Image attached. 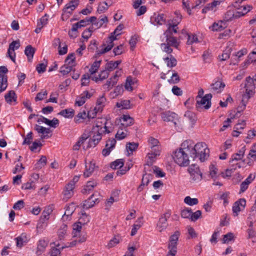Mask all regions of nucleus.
<instances>
[{"label": "nucleus", "mask_w": 256, "mask_h": 256, "mask_svg": "<svg viewBox=\"0 0 256 256\" xmlns=\"http://www.w3.org/2000/svg\"><path fill=\"white\" fill-rule=\"evenodd\" d=\"M190 151V156L194 160L198 158L200 162H204L209 156V150L204 142H198L194 144L190 140H186Z\"/></svg>", "instance_id": "obj_1"}, {"label": "nucleus", "mask_w": 256, "mask_h": 256, "mask_svg": "<svg viewBox=\"0 0 256 256\" xmlns=\"http://www.w3.org/2000/svg\"><path fill=\"white\" fill-rule=\"evenodd\" d=\"M181 148L176 150L173 156V158L176 163L181 166H186L190 164L188 154L190 155V151L188 149V145L186 140L184 141Z\"/></svg>", "instance_id": "obj_2"}, {"label": "nucleus", "mask_w": 256, "mask_h": 256, "mask_svg": "<svg viewBox=\"0 0 256 256\" xmlns=\"http://www.w3.org/2000/svg\"><path fill=\"white\" fill-rule=\"evenodd\" d=\"M116 34H114L113 32L110 34V35L108 38L106 43L103 44L100 48V50L96 51L98 54H102L109 52L114 47V41L117 40Z\"/></svg>", "instance_id": "obj_3"}, {"label": "nucleus", "mask_w": 256, "mask_h": 256, "mask_svg": "<svg viewBox=\"0 0 256 256\" xmlns=\"http://www.w3.org/2000/svg\"><path fill=\"white\" fill-rule=\"evenodd\" d=\"M212 95L211 94H206L202 98L196 99V108L198 111H201L202 109H208L211 106V98Z\"/></svg>", "instance_id": "obj_4"}, {"label": "nucleus", "mask_w": 256, "mask_h": 256, "mask_svg": "<svg viewBox=\"0 0 256 256\" xmlns=\"http://www.w3.org/2000/svg\"><path fill=\"white\" fill-rule=\"evenodd\" d=\"M78 4L79 0H70L62 10L63 13L62 16V20H64V18L65 16L66 18L67 19L69 17V15H66V14H70L78 6Z\"/></svg>", "instance_id": "obj_5"}, {"label": "nucleus", "mask_w": 256, "mask_h": 256, "mask_svg": "<svg viewBox=\"0 0 256 256\" xmlns=\"http://www.w3.org/2000/svg\"><path fill=\"white\" fill-rule=\"evenodd\" d=\"M162 118L166 122H172L176 126L178 122V116L176 113L170 111L163 112L161 114Z\"/></svg>", "instance_id": "obj_6"}, {"label": "nucleus", "mask_w": 256, "mask_h": 256, "mask_svg": "<svg viewBox=\"0 0 256 256\" xmlns=\"http://www.w3.org/2000/svg\"><path fill=\"white\" fill-rule=\"evenodd\" d=\"M170 213L166 212L159 218L156 226V228L159 232H161L166 228L168 226L167 219L170 218Z\"/></svg>", "instance_id": "obj_7"}, {"label": "nucleus", "mask_w": 256, "mask_h": 256, "mask_svg": "<svg viewBox=\"0 0 256 256\" xmlns=\"http://www.w3.org/2000/svg\"><path fill=\"white\" fill-rule=\"evenodd\" d=\"M246 201L244 198H240L239 200L236 202L232 206V212L234 216H238V212L244 208Z\"/></svg>", "instance_id": "obj_8"}, {"label": "nucleus", "mask_w": 256, "mask_h": 256, "mask_svg": "<svg viewBox=\"0 0 256 256\" xmlns=\"http://www.w3.org/2000/svg\"><path fill=\"white\" fill-rule=\"evenodd\" d=\"M34 130L38 133L42 134V136L40 138L42 139L48 138H50V136H48V134L51 133V130L49 128H46L42 126H40L38 124H36L34 126Z\"/></svg>", "instance_id": "obj_9"}, {"label": "nucleus", "mask_w": 256, "mask_h": 256, "mask_svg": "<svg viewBox=\"0 0 256 256\" xmlns=\"http://www.w3.org/2000/svg\"><path fill=\"white\" fill-rule=\"evenodd\" d=\"M17 44L16 48H19L20 46L19 40L13 41L9 45V48L8 50V55L12 60L15 62L16 53L14 52V46L15 44Z\"/></svg>", "instance_id": "obj_10"}, {"label": "nucleus", "mask_w": 256, "mask_h": 256, "mask_svg": "<svg viewBox=\"0 0 256 256\" xmlns=\"http://www.w3.org/2000/svg\"><path fill=\"white\" fill-rule=\"evenodd\" d=\"M116 140L114 138L108 140L106 143V148L102 150V154L104 156H108L111 150L115 147Z\"/></svg>", "instance_id": "obj_11"}, {"label": "nucleus", "mask_w": 256, "mask_h": 256, "mask_svg": "<svg viewBox=\"0 0 256 256\" xmlns=\"http://www.w3.org/2000/svg\"><path fill=\"white\" fill-rule=\"evenodd\" d=\"M120 122L122 126L126 128L133 124L134 120L129 115L123 114L120 118Z\"/></svg>", "instance_id": "obj_12"}, {"label": "nucleus", "mask_w": 256, "mask_h": 256, "mask_svg": "<svg viewBox=\"0 0 256 256\" xmlns=\"http://www.w3.org/2000/svg\"><path fill=\"white\" fill-rule=\"evenodd\" d=\"M184 118L188 121L190 125L192 126L194 124L197 120L196 114L190 110H188L185 112Z\"/></svg>", "instance_id": "obj_13"}, {"label": "nucleus", "mask_w": 256, "mask_h": 256, "mask_svg": "<svg viewBox=\"0 0 256 256\" xmlns=\"http://www.w3.org/2000/svg\"><path fill=\"white\" fill-rule=\"evenodd\" d=\"M74 188V186L73 182L68 183L66 186L63 192L65 198H70L73 196Z\"/></svg>", "instance_id": "obj_14"}, {"label": "nucleus", "mask_w": 256, "mask_h": 256, "mask_svg": "<svg viewBox=\"0 0 256 256\" xmlns=\"http://www.w3.org/2000/svg\"><path fill=\"white\" fill-rule=\"evenodd\" d=\"M160 150L158 149L156 150H152L149 152L148 155V161L147 164L148 166L152 165V163L156 160V158L158 156L160 155Z\"/></svg>", "instance_id": "obj_15"}, {"label": "nucleus", "mask_w": 256, "mask_h": 256, "mask_svg": "<svg viewBox=\"0 0 256 256\" xmlns=\"http://www.w3.org/2000/svg\"><path fill=\"white\" fill-rule=\"evenodd\" d=\"M38 122H42L54 128H56L59 124L58 120L56 118H54L52 120H50L42 116H41L40 118L38 119Z\"/></svg>", "instance_id": "obj_16"}, {"label": "nucleus", "mask_w": 256, "mask_h": 256, "mask_svg": "<svg viewBox=\"0 0 256 256\" xmlns=\"http://www.w3.org/2000/svg\"><path fill=\"white\" fill-rule=\"evenodd\" d=\"M138 80L136 78L130 76L128 77L125 84L126 89L128 91H132L134 86L136 84Z\"/></svg>", "instance_id": "obj_17"}, {"label": "nucleus", "mask_w": 256, "mask_h": 256, "mask_svg": "<svg viewBox=\"0 0 256 256\" xmlns=\"http://www.w3.org/2000/svg\"><path fill=\"white\" fill-rule=\"evenodd\" d=\"M98 200V198H95L94 194H92L90 197L84 201L83 204V208L86 209H88L92 207L96 202H97Z\"/></svg>", "instance_id": "obj_18"}, {"label": "nucleus", "mask_w": 256, "mask_h": 256, "mask_svg": "<svg viewBox=\"0 0 256 256\" xmlns=\"http://www.w3.org/2000/svg\"><path fill=\"white\" fill-rule=\"evenodd\" d=\"M48 245V242L44 240H40L38 241L37 250L36 252V254L38 256L40 255L42 253H43L46 250V248Z\"/></svg>", "instance_id": "obj_19"}, {"label": "nucleus", "mask_w": 256, "mask_h": 256, "mask_svg": "<svg viewBox=\"0 0 256 256\" xmlns=\"http://www.w3.org/2000/svg\"><path fill=\"white\" fill-rule=\"evenodd\" d=\"M164 34L166 35V42L170 46L178 48L179 46V42L178 41L177 39L174 36H170V35H168V32H166Z\"/></svg>", "instance_id": "obj_20"}, {"label": "nucleus", "mask_w": 256, "mask_h": 256, "mask_svg": "<svg viewBox=\"0 0 256 256\" xmlns=\"http://www.w3.org/2000/svg\"><path fill=\"white\" fill-rule=\"evenodd\" d=\"M112 5V2L111 0H108V2H100L98 4L97 12L99 14H101L105 12L108 8Z\"/></svg>", "instance_id": "obj_21"}, {"label": "nucleus", "mask_w": 256, "mask_h": 256, "mask_svg": "<svg viewBox=\"0 0 256 256\" xmlns=\"http://www.w3.org/2000/svg\"><path fill=\"white\" fill-rule=\"evenodd\" d=\"M96 185L97 182L96 181L92 180L88 182L86 184L82 190V193L84 194H89Z\"/></svg>", "instance_id": "obj_22"}, {"label": "nucleus", "mask_w": 256, "mask_h": 256, "mask_svg": "<svg viewBox=\"0 0 256 256\" xmlns=\"http://www.w3.org/2000/svg\"><path fill=\"white\" fill-rule=\"evenodd\" d=\"M152 176L150 174H144L143 175V177L142 180V184L138 188V191L140 192L142 190L144 186H148L150 180L152 178Z\"/></svg>", "instance_id": "obj_23"}, {"label": "nucleus", "mask_w": 256, "mask_h": 256, "mask_svg": "<svg viewBox=\"0 0 256 256\" xmlns=\"http://www.w3.org/2000/svg\"><path fill=\"white\" fill-rule=\"evenodd\" d=\"M236 8L238 10L237 11L238 16V18L244 16L252 8V6L250 5L239 6Z\"/></svg>", "instance_id": "obj_24"}, {"label": "nucleus", "mask_w": 256, "mask_h": 256, "mask_svg": "<svg viewBox=\"0 0 256 256\" xmlns=\"http://www.w3.org/2000/svg\"><path fill=\"white\" fill-rule=\"evenodd\" d=\"M101 139V134L99 132H97L96 134H94V135L92 136V138L90 140L88 146L94 147L98 143Z\"/></svg>", "instance_id": "obj_25"}, {"label": "nucleus", "mask_w": 256, "mask_h": 256, "mask_svg": "<svg viewBox=\"0 0 256 256\" xmlns=\"http://www.w3.org/2000/svg\"><path fill=\"white\" fill-rule=\"evenodd\" d=\"M95 168V164L90 162L86 164V169L84 172V176L86 178L90 176L93 172Z\"/></svg>", "instance_id": "obj_26"}, {"label": "nucleus", "mask_w": 256, "mask_h": 256, "mask_svg": "<svg viewBox=\"0 0 256 256\" xmlns=\"http://www.w3.org/2000/svg\"><path fill=\"white\" fill-rule=\"evenodd\" d=\"M226 27V23L222 20L218 21V22H214L212 26L210 27L213 31H221Z\"/></svg>", "instance_id": "obj_27"}, {"label": "nucleus", "mask_w": 256, "mask_h": 256, "mask_svg": "<svg viewBox=\"0 0 256 256\" xmlns=\"http://www.w3.org/2000/svg\"><path fill=\"white\" fill-rule=\"evenodd\" d=\"M148 142L152 150H156L158 149L161 151L160 142L157 139L151 137L149 138Z\"/></svg>", "instance_id": "obj_28"}, {"label": "nucleus", "mask_w": 256, "mask_h": 256, "mask_svg": "<svg viewBox=\"0 0 256 256\" xmlns=\"http://www.w3.org/2000/svg\"><path fill=\"white\" fill-rule=\"evenodd\" d=\"M213 91L217 93L220 92L225 86L224 82L220 81H217L211 85Z\"/></svg>", "instance_id": "obj_29"}, {"label": "nucleus", "mask_w": 256, "mask_h": 256, "mask_svg": "<svg viewBox=\"0 0 256 256\" xmlns=\"http://www.w3.org/2000/svg\"><path fill=\"white\" fill-rule=\"evenodd\" d=\"M8 86V77L0 74V92H4Z\"/></svg>", "instance_id": "obj_30"}, {"label": "nucleus", "mask_w": 256, "mask_h": 256, "mask_svg": "<svg viewBox=\"0 0 256 256\" xmlns=\"http://www.w3.org/2000/svg\"><path fill=\"white\" fill-rule=\"evenodd\" d=\"M237 11L234 12V10H229L226 12L224 16V20L228 22L232 20V18H238Z\"/></svg>", "instance_id": "obj_31"}, {"label": "nucleus", "mask_w": 256, "mask_h": 256, "mask_svg": "<svg viewBox=\"0 0 256 256\" xmlns=\"http://www.w3.org/2000/svg\"><path fill=\"white\" fill-rule=\"evenodd\" d=\"M127 135L128 132L126 128L124 129L122 128H121V127L120 126L115 136L118 140H121L124 138Z\"/></svg>", "instance_id": "obj_32"}, {"label": "nucleus", "mask_w": 256, "mask_h": 256, "mask_svg": "<svg viewBox=\"0 0 256 256\" xmlns=\"http://www.w3.org/2000/svg\"><path fill=\"white\" fill-rule=\"evenodd\" d=\"M34 49L30 45L26 46L24 50L25 54L27 56L28 60L31 61L34 54Z\"/></svg>", "instance_id": "obj_33"}, {"label": "nucleus", "mask_w": 256, "mask_h": 256, "mask_svg": "<svg viewBox=\"0 0 256 256\" xmlns=\"http://www.w3.org/2000/svg\"><path fill=\"white\" fill-rule=\"evenodd\" d=\"M73 207L74 206H72V205H70L67 206L65 212L64 214L62 216V220H70V219L69 218V216H70L74 212Z\"/></svg>", "instance_id": "obj_34"}, {"label": "nucleus", "mask_w": 256, "mask_h": 256, "mask_svg": "<svg viewBox=\"0 0 256 256\" xmlns=\"http://www.w3.org/2000/svg\"><path fill=\"white\" fill-rule=\"evenodd\" d=\"M154 22L158 25H162L166 22V16L163 14H158L157 16L154 17Z\"/></svg>", "instance_id": "obj_35"}, {"label": "nucleus", "mask_w": 256, "mask_h": 256, "mask_svg": "<svg viewBox=\"0 0 256 256\" xmlns=\"http://www.w3.org/2000/svg\"><path fill=\"white\" fill-rule=\"evenodd\" d=\"M120 63L121 60H116L115 62L110 61L106 64V68L107 70L112 71L113 70L116 68Z\"/></svg>", "instance_id": "obj_36"}, {"label": "nucleus", "mask_w": 256, "mask_h": 256, "mask_svg": "<svg viewBox=\"0 0 256 256\" xmlns=\"http://www.w3.org/2000/svg\"><path fill=\"white\" fill-rule=\"evenodd\" d=\"M5 100L8 103H10L12 101L16 102V93L14 90L10 91L7 94L5 95Z\"/></svg>", "instance_id": "obj_37"}, {"label": "nucleus", "mask_w": 256, "mask_h": 256, "mask_svg": "<svg viewBox=\"0 0 256 256\" xmlns=\"http://www.w3.org/2000/svg\"><path fill=\"white\" fill-rule=\"evenodd\" d=\"M116 106L118 108L122 109H128L130 108V101L129 100H122L116 102Z\"/></svg>", "instance_id": "obj_38"}, {"label": "nucleus", "mask_w": 256, "mask_h": 256, "mask_svg": "<svg viewBox=\"0 0 256 256\" xmlns=\"http://www.w3.org/2000/svg\"><path fill=\"white\" fill-rule=\"evenodd\" d=\"M74 237H77L80 234L82 230V222H78L73 224Z\"/></svg>", "instance_id": "obj_39"}, {"label": "nucleus", "mask_w": 256, "mask_h": 256, "mask_svg": "<svg viewBox=\"0 0 256 256\" xmlns=\"http://www.w3.org/2000/svg\"><path fill=\"white\" fill-rule=\"evenodd\" d=\"M164 60L167 62V66L168 67L175 66L177 64L176 60L172 55H170V57H167Z\"/></svg>", "instance_id": "obj_40"}, {"label": "nucleus", "mask_w": 256, "mask_h": 256, "mask_svg": "<svg viewBox=\"0 0 256 256\" xmlns=\"http://www.w3.org/2000/svg\"><path fill=\"white\" fill-rule=\"evenodd\" d=\"M190 179L194 182H198L201 180L202 178V174L200 172H190Z\"/></svg>", "instance_id": "obj_41"}, {"label": "nucleus", "mask_w": 256, "mask_h": 256, "mask_svg": "<svg viewBox=\"0 0 256 256\" xmlns=\"http://www.w3.org/2000/svg\"><path fill=\"white\" fill-rule=\"evenodd\" d=\"M106 102V98L104 95L100 97L96 101V106L95 109L98 108V110H100L104 106V104Z\"/></svg>", "instance_id": "obj_42"}, {"label": "nucleus", "mask_w": 256, "mask_h": 256, "mask_svg": "<svg viewBox=\"0 0 256 256\" xmlns=\"http://www.w3.org/2000/svg\"><path fill=\"white\" fill-rule=\"evenodd\" d=\"M175 14L176 15V16L172 20L171 22H169V25L174 24L175 26H177V25L180 22L182 16L180 14V12H176Z\"/></svg>", "instance_id": "obj_43"}, {"label": "nucleus", "mask_w": 256, "mask_h": 256, "mask_svg": "<svg viewBox=\"0 0 256 256\" xmlns=\"http://www.w3.org/2000/svg\"><path fill=\"white\" fill-rule=\"evenodd\" d=\"M184 202L187 204L192 206L197 204L198 200L196 198H192L190 196H187L184 198Z\"/></svg>", "instance_id": "obj_44"}, {"label": "nucleus", "mask_w": 256, "mask_h": 256, "mask_svg": "<svg viewBox=\"0 0 256 256\" xmlns=\"http://www.w3.org/2000/svg\"><path fill=\"white\" fill-rule=\"evenodd\" d=\"M57 248H52L50 252V256H60V250L64 249V246L59 247V245H56Z\"/></svg>", "instance_id": "obj_45"}, {"label": "nucleus", "mask_w": 256, "mask_h": 256, "mask_svg": "<svg viewBox=\"0 0 256 256\" xmlns=\"http://www.w3.org/2000/svg\"><path fill=\"white\" fill-rule=\"evenodd\" d=\"M123 166L124 162L122 159H118L110 164V167L113 169L120 168Z\"/></svg>", "instance_id": "obj_46"}, {"label": "nucleus", "mask_w": 256, "mask_h": 256, "mask_svg": "<svg viewBox=\"0 0 256 256\" xmlns=\"http://www.w3.org/2000/svg\"><path fill=\"white\" fill-rule=\"evenodd\" d=\"M47 159L46 156H42L35 164V168L40 169L44 167L46 164Z\"/></svg>", "instance_id": "obj_47"}, {"label": "nucleus", "mask_w": 256, "mask_h": 256, "mask_svg": "<svg viewBox=\"0 0 256 256\" xmlns=\"http://www.w3.org/2000/svg\"><path fill=\"white\" fill-rule=\"evenodd\" d=\"M60 114L66 118H72L74 114V112L71 109H65L60 111Z\"/></svg>", "instance_id": "obj_48"}, {"label": "nucleus", "mask_w": 256, "mask_h": 256, "mask_svg": "<svg viewBox=\"0 0 256 256\" xmlns=\"http://www.w3.org/2000/svg\"><path fill=\"white\" fill-rule=\"evenodd\" d=\"M65 62L66 64L74 66V65H75L74 54L72 53L70 54H69L65 60Z\"/></svg>", "instance_id": "obj_49"}, {"label": "nucleus", "mask_w": 256, "mask_h": 256, "mask_svg": "<svg viewBox=\"0 0 256 256\" xmlns=\"http://www.w3.org/2000/svg\"><path fill=\"white\" fill-rule=\"evenodd\" d=\"M74 66L72 65L64 64L60 68V72L63 74H67L72 70Z\"/></svg>", "instance_id": "obj_50"}, {"label": "nucleus", "mask_w": 256, "mask_h": 256, "mask_svg": "<svg viewBox=\"0 0 256 256\" xmlns=\"http://www.w3.org/2000/svg\"><path fill=\"white\" fill-rule=\"evenodd\" d=\"M67 226L66 224L63 225L58 231V236L60 240L62 239L65 237L67 232Z\"/></svg>", "instance_id": "obj_51"}, {"label": "nucleus", "mask_w": 256, "mask_h": 256, "mask_svg": "<svg viewBox=\"0 0 256 256\" xmlns=\"http://www.w3.org/2000/svg\"><path fill=\"white\" fill-rule=\"evenodd\" d=\"M100 62L101 60H98L96 61L92 64L89 70V72L91 74H92L97 72L100 66Z\"/></svg>", "instance_id": "obj_52"}, {"label": "nucleus", "mask_w": 256, "mask_h": 256, "mask_svg": "<svg viewBox=\"0 0 256 256\" xmlns=\"http://www.w3.org/2000/svg\"><path fill=\"white\" fill-rule=\"evenodd\" d=\"M232 49L231 48H228L224 50L222 54L219 56L221 60H226L227 59L229 58Z\"/></svg>", "instance_id": "obj_53"}, {"label": "nucleus", "mask_w": 256, "mask_h": 256, "mask_svg": "<svg viewBox=\"0 0 256 256\" xmlns=\"http://www.w3.org/2000/svg\"><path fill=\"white\" fill-rule=\"evenodd\" d=\"M100 18L98 21L96 23H94V26L96 27V28H100L104 24L108 22V19L106 16H102Z\"/></svg>", "instance_id": "obj_54"}, {"label": "nucleus", "mask_w": 256, "mask_h": 256, "mask_svg": "<svg viewBox=\"0 0 256 256\" xmlns=\"http://www.w3.org/2000/svg\"><path fill=\"white\" fill-rule=\"evenodd\" d=\"M90 78L91 77L88 74H85L82 75V76L81 78V85L82 86H88L90 82Z\"/></svg>", "instance_id": "obj_55"}, {"label": "nucleus", "mask_w": 256, "mask_h": 256, "mask_svg": "<svg viewBox=\"0 0 256 256\" xmlns=\"http://www.w3.org/2000/svg\"><path fill=\"white\" fill-rule=\"evenodd\" d=\"M152 168L157 177H164L165 176V173L162 172L161 169L158 166H154Z\"/></svg>", "instance_id": "obj_56"}, {"label": "nucleus", "mask_w": 256, "mask_h": 256, "mask_svg": "<svg viewBox=\"0 0 256 256\" xmlns=\"http://www.w3.org/2000/svg\"><path fill=\"white\" fill-rule=\"evenodd\" d=\"M177 244L178 242L169 241V244L168 245V252L176 254Z\"/></svg>", "instance_id": "obj_57"}, {"label": "nucleus", "mask_w": 256, "mask_h": 256, "mask_svg": "<svg viewBox=\"0 0 256 256\" xmlns=\"http://www.w3.org/2000/svg\"><path fill=\"white\" fill-rule=\"evenodd\" d=\"M180 80V76L176 72H174L172 74V76L171 78L168 80V82L170 84H175L178 83Z\"/></svg>", "instance_id": "obj_58"}, {"label": "nucleus", "mask_w": 256, "mask_h": 256, "mask_svg": "<svg viewBox=\"0 0 256 256\" xmlns=\"http://www.w3.org/2000/svg\"><path fill=\"white\" fill-rule=\"evenodd\" d=\"M16 246H22L24 242H26V237L24 234H22L21 236L16 238Z\"/></svg>", "instance_id": "obj_59"}, {"label": "nucleus", "mask_w": 256, "mask_h": 256, "mask_svg": "<svg viewBox=\"0 0 256 256\" xmlns=\"http://www.w3.org/2000/svg\"><path fill=\"white\" fill-rule=\"evenodd\" d=\"M192 211L190 208H186L183 210L181 212L182 217L184 218H190L192 216Z\"/></svg>", "instance_id": "obj_60"}, {"label": "nucleus", "mask_w": 256, "mask_h": 256, "mask_svg": "<svg viewBox=\"0 0 256 256\" xmlns=\"http://www.w3.org/2000/svg\"><path fill=\"white\" fill-rule=\"evenodd\" d=\"M86 100V99L85 96L83 94H82L79 98H76V104H77L78 106H81L85 103Z\"/></svg>", "instance_id": "obj_61"}, {"label": "nucleus", "mask_w": 256, "mask_h": 256, "mask_svg": "<svg viewBox=\"0 0 256 256\" xmlns=\"http://www.w3.org/2000/svg\"><path fill=\"white\" fill-rule=\"evenodd\" d=\"M160 47H161L162 50L164 52H166L168 54H170L172 52V50L170 48V46L169 44H168L167 42H166V43L162 44H160Z\"/></svg>", "instance_id": "obj_62"}, {"label": "nucleus", "mask_w": 256, "mask_h": 256, "mask_svg": "<svg viewBox=\"0 0 256 256\" xmlns=\"http://www.w3.org/2000/svg\"><path fill=\"white\" fill-rule=\"evenodd\" d=\"M138 147V144L135 142H129L126 144V149L128 151L133 152Z\"/></svg>", "instance_id": "obj_63"}, {"label": "nucleus", "mask_w": 256, "mask_h": 256, "mask_svg": "<svg viewBox=\"0 0 256 256\" xmlns=\"http://www.w3.org/2000/svg\"><path fill=\"white\" fill-rule=\"evenodd\" d=\"M48 94V92L46 90L42 91L41 92H38L36 97L35 98V100H44L45 96Z\"/></svg>", "instance_id": "obj_64"}]
</instances>
